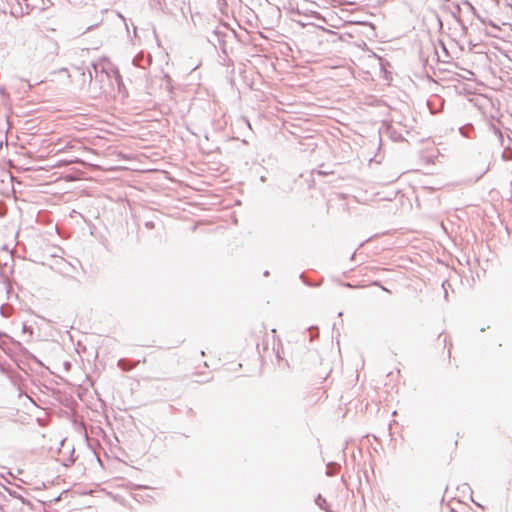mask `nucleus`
<instances>
[{
	"label": "nucleus",
	"mask_w": 512,
	"mask_h": 512,
	"mask_svg": "<svg viewBox=\"0 0 512 512\" xmlns=\"http://www.w3.org/2000/svg\"><path fill=\"white\" fill-rule=\"evenodd\" d=\"M110 64L109 63H97V64H93L92 65V68L95 72V74L97 75L98 73V68L101 67V71L102 72H105L107 74L108 77H114L115 79V82L117 83L118 86H120V82H121V78H120V75L118 73V71L114 68H109L107 66H109Z\"/></svg>",
	"instance_id": "obj_1"
},
{
	"label": "nucleus",
	"mask_w": 512,
	"mask_h": 512,
	"mask_svg": "<svg viewBox=\"0 0 512 512\" xmlns=\"http://www.w3.org/2000/svg\"><path fill=\"white\" fill-rule=\"evenodd\" d=\"M92 76H93L92 71H89V78H90V80L92 79Z\"/></svg>",
	"instance_id": "obj_2"
}]
</instances>
